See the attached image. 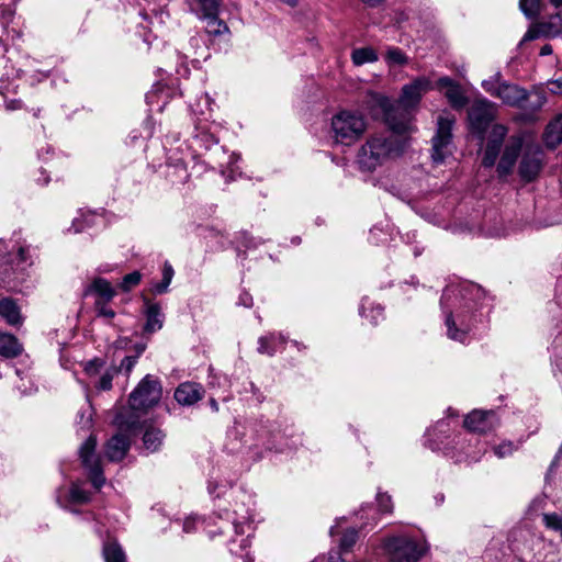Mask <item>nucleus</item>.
Returning <instances> with one entry per match:
<instances>
[{"label": "nucleus", "instance_id": "864d4df0", "mask_svg": "<svg viewBox=\"0 0 562 562\" xmlns=\"http://www.w3.org/2000/svg\"><path fill=\"white\" fill-rule=\"evenodd\" d=\"M199 521L196 517H188L183 522V531L192 532L195 529V524Z\"/></svg>", "mask_w": 562, "mask_h": 562}, {"label": "nucleus", "instance_id": "f257e3e1", "mask_svg": "<svg viewBox=\"0 0 562 562\" xmlns=\"http://www.w3.org/2000/svg\"><path fill=\"white\" fill-rule=\"evenodd\" d=\"M483 297V289L472 282L450 284L445 289L440 304L448 338L465 342L472 328L473 311Z\"/></svg>", "mask_w": 562, "mask_h": 562}, {"label": "nucleus", "instance_id": "58836bf2", "mask_svg": "<svg viewBox=\"0 0 562 562\" xmlns=\"http://www.w3.org/2000/svg\"><path fill=\"white\" fill-rule=\"evenodd\" d=\"M544 525L553 530H557L562 536V517L557 514H546L543 515Z\"/></svg>", "mask_w": 562, "mask_h": 562}, {"label": "nucleus", "instance_id": "de8ad7c7", "mask_svg": "<svg viewBox=\"0 0 562 562\" xmlns=\"http://www.w3.org/2000/svg\"><path fill=\"white\" fill-rule=\"evenodd\" d=\"M378 505L381 512L383 513H391L392 512V499L391 496L387 494H378Z\"/></svg>", "mask_w": 562, "mask_h": 562}, {"label": "nucleus", "instance_id": "72a5a7b5", "mask_svg": "<svg viewBox=\"0 0 562 562\" xmlns=\"http://www.w3.org/2000/svg\"><path fill=\"white\" fill-rule=\"evenodd\" d=\"M385 61L389 66H403L408 61L407 56L397 47H390L385 54Z\"/></svg>", "mask_w": 562, "mask_h": 562}, {"label": "nucleus", "instance_id": "bb28decb", "mask_svg": "<svg viewBox=\"0 0 562 562\" xmlns=\"http://www.w3.org/2000/svg\"><path fill=\"white\" fill-rule=\"evenodd\" d=\"M22 345L11 334L0 333V356L3 358H15L22 353Z\"/></svg>", "mask_w": 562, "mask_h": 562}, {"label": "nucleus", "instance_id": "8fccbe9b", "mask_svg": "<svg viewBox=\"0 0 562 562\" xmlns=\"http://www.w3.org/2000/svg\"><path fill=\"white\" fill-rule=\"evenodd\" d=\"M542 37V35H540V26H539V23L531 26L524 35V37L521 38L519 45H522L525 42H529V41H533V40H537V38H540Z\"/></svg>", "mask_w": 562, "mask_h": 562}, {"label": "nucleus", "instance_id": "c03bdc74", "mask_svg": "<svg viewBox=\"0 0 562 562\" xmlns=\"http://www.w3.org/2000/svg\"><path fill=\"white\" fill-rule=\"evenodd\" d=\"M542 89H546L554 95H562V77L558 79L548 80L544 85H541Z\"/></svg>", "mask_w": 562, "mask_h": 562}, {"label": "nucleus", "instance_id": "39448f33", "mask_svg": "<svg viewBox=\"0 0 562 562\" xmlns=\"http://www.w3.org/2000/svg\"><path fill=\"white\" fill-rule=\"evenodd\" d=\"M8 246L0 240V286L16 290L24 280L26 258L24 248L19 247L16 254H7Z\"/></svg>", "mask_w": 562, "mask_h": 562}, {"label": "nucleus", "instance_id": "49530a36", "mask_svg": "<svg viewBox=\"0 0 562 562\" xmlns=\"http://www.w3.org/2000/svg\"><path fill=\"white\" fill-rule=\"evenodd\" d=\"M516 447L510 441L502 442L501 445L494 447V452L498 458H505L507 456H510Z\"/></svg>", "mask_w": 562, "mask_h": 562}, {"label": "nucleus", "instance_id": "4c0bfd02", "mask_svg": "<svg viewBox=\"0 0 562 562\" xmlns=\"http://www.w3.org/2000/svg\"><path fill=\"white\" fill-rule=\"evenodd\" d=\"M95 214L91 213L85 216V218L81 221L80 218H75L71 227L69 229H72L74 233H80L83 231L87 226H91L95 222Z\"/></svg>", "mask_w": 562, "mask_h": 562}, {"label": "nucleus", "instance_id": "69168bd1", "mask_svg": "<svg viewBox=\"0 0 562 562\" xmlns=\"http://www.w3.org/2000/svg\"><path fill=\"white\" fill-rule=\"evenodd\" d=\"M4 50H5L4 45H3L2 41H0V52H4Z\"/></svg>", "mask_w": 562, "mask_h": 562}, {"label": "nucleus", "instance_id": "393cba45", "mask_svg": "<svg viewBox=\"0 0 562 562\" xmlns=\"http://www.w3.org/2000/svg\"><path fill=\"white\" fill-rule=\"evenodd\" d=\"M93 293L97 295L95 301L111 302L116 292L111 283L103 279L97 278L86 290V295Z\"/></svg>", "mask_w": 562, "mask_h": 562}, {"label": "nucleus", "instance_id": "79ce46f5", "mask_svg": "<svg viewBox=\"0 0 562 562\" xmlns=\"http://www.w3.org/2000/svg\"><path fill=\"white\" fill-rule=\"evenodd\" d=\"M198 146L204 145L205 149H210L213 145H217L218 140L209 133H201L194 137Z\"/></svg>", "mask_w": 562, "mask_h": 562}, {"label": "nucleus", "instance_id": "6e6d98bb", "mask_svg": "<svg viewBox=\"0 0 562 562\" xmlns=\"http://www.w3.org/2000/svg\"><path fill=\"white\" fill-rule=\"evenodd\" d=\"M553 52V48L550 44H546L541 47L540 49V55L541 56H548V55H551Z\"/></svg>", "mask_w": 562, "mask_h": 562}, {"label": "nucleus", "instance_id": "dca6fc26", "mask_svg": "<svg viewBox=\"0 0 562 562\" xmlns=\"http://www.w3.org/2000/svg\"><path fill=\"white\" fill-rule=\"evenodd\" d=\"M522 149L524 145L521 137L513 136L507 140L503 155L497 165V172L499 177H505L512 173L519 153Z\"/></svg>", "mask_w": 562, "mask_h": 562}, {"label": "nucleus", "instance_id": "ea45409f", "mask_svg": "<svg viewBox=\"0 0 562 562\" xmlns=\"http://www.w3.org/2000/svg\"><path fill=\"white\" fill-rule=\"evenodd\" d=\"M358 533L355 529L347 530L340 540V549L348 551L356 543Z\"/></svg>", "mask_w": 562, "mask_h": 562}, {"label": "nucleus", "instance_id": "4be33fe9", "mask_svg": "<svg viewBox=\"0 0 562 562\" xmlns=\"http://www.w3.org/2000/svg\"><path fill=\"white\" fill-rule=\"evenodd\" d=\"M130 438L126 435H114L105 446V456L110 461H121L130 449Z\"/></svg>", "mask_w": 562, "mask_h": 562}, {"label": "nucleus", "instance_id": "4468645a", "mask_svg": "<svg viewBox=\"0 0 562 562\" xmlns=\"http://www.w3.org/2000/svg\"><path fill=\"white\" fill-rule=\"evenodd\" d=\"M496 110V105L486 99L475 100L468 111L471 128L482 135L494 120Z\"/></svg>", "mask_w": 562, "mask_h": 562}, {"label": "nucleus", "instance_id": "aec40b11", "mask_svg": "<svg viewBox=\"0 0 562 562\" xmlns=\"http://www.w3.org/2000/svg\"><path fill=\"white\" fill-rule=\"evenodd\" d=\"M437 87L445 90V95L449 103L456 109H462L468 100L461 86L449 77H441L437 81Z\"/></svg>", "mask_w": 562, "mask_h": 562}, {"label": "nucleus", "instance_id": "7ed1b4c3", "mask_svg": "<svg viewBox=\"0 0 562 562\" xmlns=\"http://www.w3.org/2000/svg\"><path fill=\"white\" fill-rule=\"evenodd\" d=\"M482 86L486 92L503 101L504 104L521 108L530 111H539L547 103L546 91L542 87H535L530 92L536 99L529 105H525L529 93L517 85L501 81V75L496 74L488 80H484Z\"/></svg>", "mask_w": 562, "mask_h": 562}, {"label": "nucleus", "instance_id": "a18cd8bd", "mask_svg": "<svg viewBox=\"0 0 562 562\" xmlns=\"http://www.w3.org/2000/svg\"><path fill=\"white\" fill-rule=\"evenodd\" d=\"M15 0H11L9 3H0V19L4 20L5 22L11 21L12 16L14 15L15 9H14Z\"/></svg>", "mask_w": 562, "mask_h": 562}, {"label": "nucleus", "instance_id": "a211bd4d", "mask_svg": "<svg viewBox=\"0 0 562 562\" xmlns=\"http://www.w3.org/2000/svg\"><path fill=\"white\" fill-rule=\"evenodd\" d=\"M201 11L202 18L207 20V32L210 34L220 35L228 27L224 22L217 19L218 13V1L217 0H196Z\"/></svg>", "mask_w": 562, "mask_h": 562}, {"label": "nucleus", "instance_id": "c756f323", "mask_svg": "<svg viewBox=\"0 0 562 562\" xmlns=\"http://www.w3.org/2000/svg\"><path fill=\"white\" fill-rule=\"evenodd\" d=\"M378 59V54L372 47L356 48L351 53V60L356 66H362L367 63H374Z\"/></svg>", "mask_w": 562, "mask_h": 562}, {"label": "nucleus", "instance_id": "6ab92c4d", "mask_svg": "<svg viewBox=\"0 0 562 562\" xmlns=\"http://www.w3.org/2000/svg\"><path fill=\"white\" fill-rule=\"evenodd\" d=\"M495 414L492 411H473L464 418V427L473 432H486L494 427Z\"/></svg>", "mask_w": 562, "mask_h": 562}, {"label": "nucleus", "instance_id": "7c9ffc66", "mask_svg": "<svg viewBox=\"0 0 562 562\" xmlns=\"http://www.w3.org/2000/svg\"><path fill=\"white\" fill-rule=\"evenodd\" d=\"M103 557L105 562H126L125 553L115 541L104 543Z\"/></svg>", "mask_w": 562, "mask_h": 562}, {"label": "nucleus", "instance_id": "f704fd0d", "mask_svg": "<svg viewBox=\"0 0 562 562\" xmlns=\"http://www.w3.org/2000/svg\"><path fill=\"white\" fill-rule=\"evenodd\" d=\"M90 501L89 492L81 488L77 483L72 484L69 491V502L72 504H86Z\"/></svg>", "mask_w": 562, "mask_h": 562}, {"label": "nucleus", "instance_id": "2f4dec72", "mask_svg": "<svg viewBox=\"0 0 562 562\" xmlns=\"http://www.w3.org/2000/svg\"><path fill=\"white\" fill-rule=\"evenodd\" d=\"M540 26V35L546 38H553L561 34L562 32V23L559 16L554 18L549 22L539 23Z\"/></svg>", "mask_w": 562, "mask_h": 562}, {"label": "nucleus", "instance_id": "412c9836", "mask_svg": "<svg viewBox=\"0 0 562 562\" xmlns=\"http://www.w3.org/2000/svg\"><path fill=\"white\" fill-rule=\"evenodd\" d=\"M204 390L202 385L193 382L181 383L176 392L175 398L181 405H193L203 396Z\"/></svg>", "mask_w": 562, "mask_h": 562}, {"label": "nucleus", "instance_id": "5701e85b", "mask_svg": "<svg viewBox=\"0 0 562 562\" xmlns=\"http://www.w3.org/2000/svg\"><path fill=\"white\" fill-rule=\"evenodd\" d=\"M146 323L144 326V330L146 333H155L162 328L164 325V314L161 313V308L157 303H151L146 301Z\"/></svg>", "mask_w": 562, "mask_h": 562}, {"label": "nucleus", "instance_id": "ddd939ff", "mask_svg": "<svg viewBox=\"0 0 562 562\" xmlns=\"http://www.w3.org/2000/svg\"><path fill=\"white\" fill-rule=\"evenodd\" d=\"M431 89V81L426 77H418L413 82L405 85L402 89L398 103L396 104L397 113L402 109L405 113L398 115H408V110L414 109L420 101L423 94Z\"/></svg>", "mask_w": 562, "mask_h": 562}, {"label": "nucleus", "instance_id": "f03ea898", "mask_svg": "<svg viewBox=\"0 0 562 562\" xmlns=\"http://www.w3.org/2000/svg\"><path fill=\"white\" fill-rule=\"evenodd\" d=\"M408 134L392 131L368 137L357 154V164L360 170L373 172L402 157L409 144Z\"/></svg>", "mask_w": 562, "mask_h": 562}, {"label": "nucleus", "instance_id": "774afa93", "mask_svg": "<svg viewBox=\"0 0 562 562\" xmlns=\"http://www.w3.org/2000/svg\"><path fill=\"white\" fill-rule=\"evenodd\" d=\"M209 533H210V537H214L215 536V531L211 530V531H209Z\"/></svg>", "mask_w": 562, "mask_h": 562}, {"label": "nucleus", "instance_id": "5fc2aeb1", "mask_svg": "<svg viewBox=\"0 0 562 562\" xmlns=\"http://www.w3.org/2000/svg\"><path fill=\"white\" fill-rule=\"evenodd\" d=\"M240 304L245 305V306H251L252 304V299L249 294L245 293L243 295H240Z\"/></svg>", "mask_w": 562, "mask_h": 562}, {"label": "nucleus", "instance_id": "a19ab883", "mask_svg": "<svg viewBox=\"0 0 562 562\" xmlns=\"http://www.w3.org/2000/svg\"><path fill=\"white\" fill-rule=\"evenodd\" d=\"M114 424L119 427L121 430L132 429L136 425V418H134L131 422L126 420V412L121 411L116 414L114 418Z\"/></svg>", "mask_w": 562, "mask_h": 562}, {"label": "nucleus", "instance_id": "f3484780", "mask_svg": "<svg viewBox=\"0 0 562 562\" xmlns=\"http://www.w3.org/2000/svg\"><path fill=\"white\" fill-rule=\"evenodd\" d=\"M506 134L507 128L504 125L493 126L482 159V164L484 167H493L495 165Z\"/></svg>", "mask_w": 562, "mask_h": 562}, {"label": "nucleus", "instance_id": "20e7f679", "mask_svg": "<svg viewBox=\"0 0 562 562\" xmlns=\"http://www.w3.org/2000/svg\"><path fill=\"white\" fill-rule=\"evenodd\" d=\"M367 122L362 114L352 111H340L331 119V132L335 143L350 146L366 132Z\"/></svg>", "mask_w": 562, "mask_h": 562}, {"label": "nucleus", "instance_id": "13d9d810", "mask_svg": "<svg viewBox=\"0 0 562 562\" xmlns=\"http://www.w3.org/2000/svg\"><path fill=\"white\" fill-rule=\"evenodd\" d=\"M360 1L363 2L364 4L369 5V7H376L381 2H383L384 0H360Z\"/></svg>", "mask_w": 562, "mask_h": 562}, {"label": "nucleus", "instance_id": "3c124183", "mask_svg": "<svg viewBox=\"0 0 562 562\" xmlns=\"http://www.w3.org/2000/svg\"><path fill=\"white\" fill-rule=\"evenodd\" d=\"M448 424L445 420L439 422L436 427L432 430H428L427 436L429 438V441L435 439L437 437V434H443L446 432V427Z\"/></svg>", "mask_w": 562, "mask_h": 562}, {"label": "nucleus", "instance_id": "4d7b16f0", "mask_svg": "<svg viewBox=\"0 0 562 562\" xmlns=\"http://www.w3.org/2000/svg\"><path fill=\"white\" fill-rule=\"evenodd\" d=\"M248 547H249L248 536L240 538L239 544H238V548L240 549V551L246 550Z\"/></svg>", "mask_w": 562, "mask_h": 562}, {"label": "nucleus", "instance_id": "b1692460", "mask_svg": "<svg viewBox=\"0 0 562 562\" xmlns=\"http://www.w3.org/2000/svg\"><path fill=\"white\" fill-rule=\"evenodd\" d=\"M0 316L10 325L19 326L22 324L20 307L10 297L0 299Z\"/></svg>", "mask_w": 562, "mask_h": 562}, {"label": "nucleus", "instance_id": "1a4fd4ad", "mask_svg": "<svg viewBox=\"0 0 562 562\" xmlns=\"http://www.w3.org/2000/svg\"><path fill=\"white\" fill-rule=\"evenodd\" d=\"M162 387L157 378L147 374L130 395V405L134 411L156 405L161 397Z\"/></svg>", "mask_w": 562, "mask_h": 562}, {"label": "nucleus", "instance_id": "423d86ee", "mask_svg": "<svg viewBox=\"0 0 562 562\" xmlns=\"http://www.w3.org/2000/svg\"><path fill=\"white\" fill-rule=\"evenodd\" d=\"M366 105L373 115H381L391 131L396 133H412L414 131L411 117L407 115L398 117L396 104L387 97L376 92H369L366 98Z\"/></svg>", "mask_w": 562, "mask_h": 562}, {"label": "nucleus", "instance_id": "bf43d9fd", "mask_svg": "<svg viewBox=\"0 0 562 562\" xmlns=\"http://www.w3.org/2000/svg\"><path fill=\"white\" fill-rule=\"evenodd\" d=\"M382 307L378 306L375 308H373L371 312H372V319H375L376 317L379 316H382Z\"/></svg>", "mask_w": 562, "mask_h": 562}, {"label": "nucleus", "instance_id": "c9c22d12", "mask_svg": "<svg viewBox=\"0 0 562 562\" xmlns=\"http://www.w3.org/2000/svg\"><path fill=\"white\" fill-rule=\"evenodd\" d=\"M140 279L142 274L138 271L128 273L122 279L120 288L122 291L128 292L140 282Z\"/></svg>", "mask_w": 562, "mask_h": 562}, {"label": "nucleus", "instance_id": "9b49d317", "mask_svg": "<svg viewBox=\"0 0 562 562\" xmlns=\"http://www.w3.org/2000/svg\"><path fill=\"white\" fill-rule=\"evenodd\" d=\"M95 448L97 438L93 435H91L81 445L79 456L82 465L89 471V476L92 485L99 490L105 483V477L103 476L101 461L99 456L95 453Z\"/></svg>", "mask_w": 562, "mask_h": 562}, {"label": "nucleus", "instance_id": "338daca9", "mask_svg": "<svg viewBox=\"0 0 562 562\" xmlns=\"http://www.w3.org/2000/svg\"><path fill=\"white\" fill-rule=\"evenodd\" d=\"M153 97H154V92H150V93H148V94H147V99H148V100H151V99H153Z\"/></svg>", "mask_w": 562, "mask_h": 562}, {"label": "nucleus", "instance_id": "052dcab7", "mask_svg": "<svg viewBox=\"0 0 562 562\" xmlns=\"http://www.w3.org/2000/svg\"><path fill=\"white\" fill-rule=\"evenodd\" d=\"M235 540L228 542V549L233 554H238L239 551L234 547Z\"/></svg>", "mask_w": 562, "mask_h": 562}, {"label": "nucleus", "instance_id": "09e8293b", "mask_svg": "<svg viewBox=\"0 0 562 562\" xmlns=\"http://www.w3.org/2000/svg\"><path fill=\"white\" fill-rule=\"evenodd\" d=\"M138 356H127L122 361L120 367H117L119 371L124 370L127 374L131 373L133 368L135 367L137 362Z\"/></svg>", "mask_w": 562, "mask_h": 562}, {"label": "nucleus", "instance_id": "603ef678", "mask_svg": "<svg viewBox=\"0 0 562 562\" xmlns=\"http://www.w3.org/2000/svg\"><path fill=\"white\" fill-rule=\"evenodd\" d=\"M312 562H345L341 557L337 553H334V554H329V555H322V557H317L314 561Z\"/></svg>", "mask_w": 562, "mask_h": 562}, {"label": "nucleus", "instance_id": "37998d69", "mask_svg": "<svg viewBox=\"0 0 562 562\" xmlns=\"http://www.w3.org/2000/svg\"><path fill=\"white\" fill-rule=\"evenodd\" d=\"M108 303L109 302L95 301L94 308L97 311L98 316L112 319L115 316V312L108 306Z\"/></svg>", "mask_w": 562, "mask_h": 562}, {"label": "nucleus", "instance_id": "6e6552de", "mask_svg": "<svg viewBox=\"0 0 562 562\" xmlns=\"http://www.w3.org/2000/svg\"><path fill=\"white\" fill-rule=\"evenodd\" d=\"M250 497L241 494V497L236 502L233 510L226 509L225 517H220L222 525L218 528L220 533H226L234 530L236 536H244L251 528L252 514L249 507Z\"/></svg>", "mask_w": 562, "mask_h": 562}, {"label": "nucleus", "instance_id": "680f3d73", "mask_svg": "<svg viewBox=\"0 0 562 562\" xmlns=\"http://www.w3.org/2000/svg\"><path fill=\"white\" fill-rule=\"evenodd\" d=\"M210 405H211V407H212V409H213L214 412H217V411H218V404H217V402H216L214 398H211V400H210Z\"/></svg>", "mask_w": 562, "mask_h": 562}, {"label": "nucleus", "instance_id": "9d476101", "mask_svg": "<svg viewBox=\"0 0 562 562\" xmlns=\"http://www.w3.org/2000/svg\"><path fill=\"white\" fill-rule=\"evenodd\" d=\"M83 371L89 379V383L97 391H110L114 376L119 374L116 366H105V362L100 358L87 361L83 364Z\"/></svg>", "mask_w": 562, "mask_h": 562}, {"label": "nucleus", "instance_id": "2eb2a0df", "mask_svg": "<svg viewBox=\"0 0 562 562\" xmlns=\"http://www.w3.org/2000/svg\"><path fill=\"white\" fill-rule=\"evenodd\" d=\"M543 164V153L539 145L530 144L526 145L522 149L521 160L518 167L520 178L530 182L535 180Z\"/></svg>", "mask_w": 562, "mask_h": 562}, {"label": "nucleus", "instance_id": "0e129e2a", "mask_svg": "<svg viewBox=\"0 0 562 562\" xmlns=\"http://www.w3.org/2000/svg\"><path fill=\"white\" fill-rule=\"evenodd\" d=\"M288 3H290L291 5H295L296 4V0H285Z\"/></svg>", "mask_w": 562, "mask_h": 562}, {"label": "nucleus", "instance_id": "f8f14e48", "mask_svg": "<svg viewBox=\"0 0 562 562\" xmlns=\"http://www.w3.org/2000/svg\"><path fill=\"white\" fill-rule=\"evenodd\" d=\"M454 119L450 115H440L438 117L437 133L432 138V160L436 164L442 162L451 154L449 145L451 142V130Z\"/></svg>", "mask_w": 562, "mask_h": 562}, {"label": "nucleus", "instance_id": "a878e982", "mask_svg": "<svg viewBox=\"0 0 562 562\" xmlns=\"http://www.w3.org/2000/svg\"><path fill=\"white\" fill-rule=\"evenodd\" d=\"M543 140L546 146L551 149H554L562 142V113L547 125Z\"/></svg>", "mask_w": 562, "mask_h": 562}, {"label": "nucleus", "instance_id": "e433bc0d", "mask_svg": "<svg viewBox=\"0 0 562 562\" xmlns=\"http://www.w3.org/2000/svg\"><path fill=\"white\" fill-rule=\"evenodd\" d=\"M540 0H520L519 8L528 18H533L539 13Z\"/></svg>", "mask_w": 562, "mask_h": 562}, {"label": "nucleus", "instance_id": "cd10ccee", "mask_svg": "<svg viewBox=\"0 0 562 562\" xmlns=\"http://www.w3.org/2000/svg\"><path fill=\"white\" fill-rule=\"evenodd\" d=\"M286 342V337L279 334H270L268 336H262L258 340V352L262 355L273 356L278 350V347L283 346Z\"/></svg>", "mask_w": 562, "mask_h": 562}, {"label": "nucleus", "instance_id": "0eeeda50", "mask_svg": "<svg viewBox=\"0 0 562 562\" xmlns=\"http://www.w3.org/2000/svg\"><path fill=\"white\" fill-rule=\"evenodd\" d=\"M391 562H417L426 552L423 542L408 536H394L384 543Z\"/></svg>", "mask_w": 562, "mask_h": 562}, {"label": "nucleus", "instance_id": "473e14b6", "mask_svg": "<svg viewBox=\"0 0 562 562\" xmlns=\"http://www.w3.org/2000/svg\"><path fill=\"white\" fill-rule=\"evenodd\" d=\"M175 274V271L169 262H165L164 269H162V280L161 282H158L153 285V292L155 294H162L167 292L168 286L172 280V277Z\"/></svg>", "mask_w": 562, "mask_h": 562}, {"label": "nucleus", "instance_id": "c85d7f7f", "mask_svg": "<svg viewBox=\"0 0 562 562\" xmlns=\"http://www.w3.org/2000/svg\"><path fill=\"white\" fill-rule=\"evenodd\" d=\"M164 438L165 435L159 428L153 426L147 427L143 436L145 449L149 452L157 451L162 445Z\"/></svg>", "mask_w": 562, "mask_h": 562}, {"label": "nucleus", "instance_id": "e2e57ef3", "mask_svg": "<svg viewBox=\"0 0 562 562\" xmlns=\"http://www.w3.org/2000/svg\"><path fill=\"white\" fill-rule=\"evenodd\" d=\"M551 4H553L555 8L562 7V0H550Z\"/></svg>", "mask_w": 562, "mask_h": 562}]
</instances>
